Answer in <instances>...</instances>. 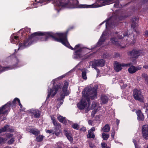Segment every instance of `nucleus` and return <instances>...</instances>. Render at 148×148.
Returning <instances> with one entry per match:
<instances>
[{
	"instance_id": "1",
	"label": "nucleus",
	"mask_w": 148,
	"mask_h": 148,
	"mask_svg": "<svg viewBox=\"0 0 148 148\" xmlns=\"http://www.w3.org/2000/svg\"><path fill=\"white\" fill-rule=\"evenodd\" d=\"M69 30H67L64 33H54L52 32H37L31 34L27 38L24 40L23 43L19 44V49H23L26 47L28 45V42L30 40L36 38L37 36H44V38L41 39V41H47L49 38L57 42L61 43L65 46L72 50L75 51L74 48L72 47L70 45L67 40V34Z\"/></svg>"
},
{
	"instance_id": "2",
	"label": "nucleus",
	"mask_w": 148,
	"mask_h": 148,
	"mask_svg": "<svg viewBox=\"0 0 148 148\" xmlns=\"http://www.w3.org/2000/svg\"><path fill=\"white\" fill-rule=\"evenodd\" d=\"M97 88H93L90 89H88L87 90L84 89L82 92L83 97L84 98L81 100L77 104L78 108L80 110L84 109L85 108L87 104H90V99H94L97 97Z\"/></svg>"
},
{
	"instance_id": "3",
	"label": "nucleus",
	"mask_w": 148,
	"mask_h": 148,
	"mask_svg": "<svg viewBox=\"0 0 148 148\" xmlns=\"http://www.w3.org/2000/svg\"><path fill=\"white\" fill-rule=\"evenodd\" d=\"M78 2L77 0H57L56 4L58 6L69 8H77Z\"/></svg>"
},
{
	"instance_id": "4",
	"label": "nucleus",
	"mask_w": 148,
	"mask_h": 148,
	"mask_svg": "<svg viewBox=\"0 0 148 148\" xmlns=\"http://www.w3.org/2000/svg\"><path fill=\"white\" fill-rule=\"evenodd\" d=\"M57 79L53 80V86L52 89H50V90L49 89H48V94L46 100H47L49 98L51 97L52 98H53L58 90L60 89L62 87L61 84L60 83H58L55 84V81H56Z\"/></svg>"
},
{
	"instance_id": "5",
	"label": "nucleus",
	"mask_w": 148,
	"mask_h": 148,
	"mask_svg": "<svg viewBox=\"0 0 148 148\" xmlns=\"http://www.w3.org/2000/svg\"><path fill=\"white\" fill-rule=\"evenodd\" d=\"M51 118L53 124L54 126V132L53 133V134H55L56 136H58L61 132L60 124L56 120L53 116H51Z\"/></svg>"
},
{
	"instance_id": "6",
	"label": "nucleus",
	"mask_w": 148,
	"mask_h": 148,
	"mask_svg": "<svg viewBox=\"0 0 148 148\" xmlns=\"http://www.w3.org/2000/svg\"><path fill=\"white\" fill-rule=\"evenodd\" d=\"M133 92V96L135 100L142 103L144 102V97L140 90H138L137 89H134Z\"/></svg>"
},
{
	"instance_id": "7",
	"label": "nucleus",
	"mask_w": 148,
	"mask_h": 148,
	"mask_svg": "<svg viewBox=\"0 0 148 148\" xmlns=\"http://www.w3.org/2000/svg\"><path fill=\"white\" fill-rule=\"evenodd\" d=\"M127 55L130 56L132 58H134L137 59L139 56L142 54V51L141 50H136V49H133L132 51L128 52Z\"/></svg>"
},
{
	"instance_id": "8",
	"label": "nucleus",
	"mask_w": 148,
	"mask_h": 148,
	"mask_svg": "<svg viewBox=\"0 0 148 148\" xmlns=\"http://www.w3.org/2000/svg\"><path fill=\"white\" fill-rule=\"evenodd\" d=\"M105 64V60L103 59L95 60L92 62V66L95 69H97V67H103L104 66Z\"/></svg>"
},
{
	"instance_id": "9",
	"label": "nucleus",
	"mask_w": 148,
	"mask_h": 148,
	"mask_svg": "<svg viewBox=\"0 0 148 148\" xmlns=\"http://www.w3.org/2000/svg\"><path fill=\"white\" fill-rule=\"evenodd\" d=\"M32 118H39L41 114V111L38 109H32L28 110Z\"/></svg>"
},
{
	"instance_id": "10",
	"label": "nucleus",
	"mask_w": 148,
	"mask_h": 148,
	"mask_svg": "<svg viewBox=\"0 0 148 148\" xmlns=\"http://www.w3.org/2000/svg\"><path fill=\"white\" fill-rule=\"evenodd\" d=\"M130 65V64H120L119 62L116 61L115 62L114 66V69L116 72H119L122 69L121 66H128Z\"/></svg>"
},
{
	"instance_id": "11",
	"label": "nucleus",
	"mask_w": 148,
	"mask_h": 148,
	"mask_svg": "<svg viewBox=\"0 0 148 148\" xmlns=\"http://www.w3.org/2000/svg\"><path fill=\"white\" fill-rule=\"evenodd\" d=\"M142 133L143 136L145 139H148V125H145L142 127Z\"/></svg>"
},
{
	"instance_id": "12",
	"label": "nucleus",
	"mask_w": 148,
	"mask_h": 148,
	"mask_svg": "<svg viewBox=\"0 0 148 148\" xmlns=\"http://www.w3.org/2000/svg\"><path fill=\"white\" fill-rule=\"evenodd\" d=\"M136 113L137 116V120L140 121H143L144 120L145 117L140 110H138L136 111Z\"/></svg>"
},
{
	"instance_id": "13",
	"label": "nucleus",
	"mask_w": 148,
	"mask_h": 148,
	"mask_svg": "<svg viewBox=\"0 0 148 148\" xmlns=\"http://www.w3.org/2000/svg\"><path fill=\"white\" fill-rule=\"evenodd\" d=\"M29 132L35 136H37L40 133V132L39 130L34 127L29 129Z\"/></svg>"
},
{
	"instance_id": "14",
	"label": "nucleus",
	"mask_w": 148,
	"mask_h": 148,
	"mask_svg": "<svg viewBox=\"0 0 148 148\" xmlns=\"http://www.w3.org/2000/svg\"><path fill=\"white\" fill-rule=\"evenodd\" d=\"M84 48H80L76 50L74 52L75 58H80L82 57V54L81 53L82 51V49Z\"/></svg>"
},
{
	"instance_id": "15",
	"label": "nucleus",
	"mask_w": 148,
	"mask_h": 148,
	"mask_svg": "<svg viewBox=\"0 0 148 148\" xmlns=\"http://www.w3.org/2000/svg\"><path fill=\"white\" fill-rule=\"evenodd\" d=\"M106 35L103 33L101 35L100 39L97 43V46L98 47L100 46L102 44H103L104 42H105L106 38L103 36H105Z\"/></svg>"
},
{
	"instance_id": "16",
	"label": "nucleus",
	"mask_w": 148,
	"mask_h": 148,
	"mask_svg": "<svg viewBox=\"0 0 148 148\" xmlns=\"http://www.w3.org/2000/svg\"><path fill=\"white\" fill-rule=\"evenodd\" d=\"M10 40L11 43L16 44L19 42V37L18 36H11Z\"/></svg>"
},
{
	"instance_id": "17",
	"label": "nucleus",
	"mask_w": 148,
	"mask_h": 148,
	"mask_svg": "<svg viewBox=\"0 0 148 148\" xmlns=\"http://www.w3.org/2000/svg\"><path fill=\"white\" fill-rule=\"evenodd\" d=\"M98 7L97 5L94 4L91 5H80L79 6V7L80 8H96Z\"/></svg>"
},
{
	"instance_id": "18",
	"label": "nucleus",
	"mask_w": 148,
	"mask_h": 148,
	"mask_svg": "<svg viewBox=\"0 0 148 148\" xmlns=\"http://www.w3.org/2000/svg\"><path fill=\"white\" fill-rule=\"evenodd\" d=\"M58 119L59 122L65 125L67 123V120L65 117L59 115L58 117Z\"/></svg>"
},
{
	"instance_id": "19",
	"label": "nucleus",
	"mask_w": 148,
	"mask_h": 148,
	"mask_svg": "<svg viewBox=\"0 0 148 148\" xmlns=\"http://www.w3.org/2000/svg\"><path fill=\"white\" fill-rule=\"evenodd\" d=\"M110 41L114 45L119 46H120L121 45V42L118 41L115 37L111 38L110 39Z\"/></svg>"
},
{
	"instance_id": "20",
	"label": "nucleus",
	"mask_w": 148,
	"mask_h": 148,
	"mask_svg": "<svg viewBox=\"0 0 148 148\" xmlns=\"http://www.w3.org/2000/svg\"><path fill=\"white\" fill-rule=\"evenodd\" d=\"M105 22H106V28H107L108 27H111L113 25L112 21L110 18H108L107 20L101 23L100 25H102V24L104 23Z\"/></svg>"
},
{
	"instance_id": "21",
	"label": "nucleus",
	"mask_w": 148,
	"mask_h": 148,
	"mask_svg": "<svg viewBox=\"0 0 148 148\" xmlns=\"http://www.w3.org/2000/svg\"><path fill=\"white\" fill-rule=\"evenodd\" d=\"M101 104H105L106 103L108 100V97L104 95H101Z\"/></svg>"
},
{
	"instance_id": "22",
	"label": "nucleus",
	"mask_w": 148,
	"mask_h": 148,
	"mask_svg": "<svg viewBox=\"0 0 148 148\" xmlns=\"http://www.w3.org/2000/svg\"><path fill=\"white\" fill-rule=\"evenodd\" d=\"M64 134L66 137L67 139L70 141H72L73 138L71 136V134L70 133H69L66 130H64Z\"/></svg>"
},
{
	"instance_id": "23",
	"label": "nucleus",
	"mask_w": 148,
	"mask_h": 148,
	"mask_svg": "<svg viewBox=\"0 0 148 148\" xmlns=\"http://www.w3.org/2000/svg\"><path fill=\"white\" fill-rule=\"evenodd\" d=\"M128 71L129 73L131 74L134 73L137 71L136 67L133 65H131L128 69Z\"/></svg>"
},
{
	"instance_id": "24",
	"label": "nucleus",
	"mask_w": 148,
	"mask_h": 148,
	"mask_svg": "<svg viewBox=\"0 0 148 148\" xmlns=\"http://www.w3.org/2000/svg\"><path fill=\"white\" fill-rule=\"evenodd\" d=\"M126 36H128V34H127V32H121V33L120 34H118L117 36V38L118 39H122L124 37Z\"/></svg>"
},
{
	"instance_id": "25",
	"label": "nucleus",
	"mask_w": 148,
	"mask_h": 148,
	"mask_svg": "<svg viewBox=\"0 0 148 148\" xmlns=\"http://www.w3.org/2000/svg\"><path fill=\"white\" fill-rule=\"evenodd\" d=\"M19 100H20V99L18 98L17 97H16L12 101V103L10 101L11 103V105L10 106H11L12 107V108H15L16 106V101H17L18 103Z\"/></svg>"
},
{
	"instance_id": "26",
	"label": "nucleus",
	"mask_w": 148,
	"mask_h": 148,
	"mask_svg": "<svg viewBox=\"0 0 148 148\" xmlns=\"http://www.w3.org/2000/svg\"><path fill=\"white\" fill-rule=\"evenodd\" d=\"M110 129V127L109 125L107 124L102 128V130L104 132H109Z\"/></svg>"
},
{
	"instance_id": "27",
	"label": "nucleus",
	"mask_w": 148,
	"mask_h": 148,
	"mask_svg": "<svg viewBox=\"0 0 148 148\" xmlns=\"http://www.w3.org/2000/svg\"><path fill=\"white\" fill-rule=\"evenodd\" d=\"M44 137V136L43 135H38L36 138V140L38 142H41L43 140Z\"/></svg>"
},
{
	"instance_id": "28",
	"label": "nucleus",
	"mask_w": 148,
	"mask_h": 148,
	"mask_svg": "<svg viewBox=\"0 0 148 148\" xmlns=\"http://www.w3.org/2000/svg\"><path fill=\"white\" fill-rule=\"evenodd\" d=\"M68 95L67 94H66L62 92L60 95V97L57 99V101H58L62 100L65 98V96H67Z\"/></svg>"
},
{
	"instance_id": "29",
	"label": "nucleus",
	"mask_w": 148,
	"mask_h": 148,
	"mask_svg": "<svg viewBox=\"0 0 148 148\" xmlns=\"http://www.w3.org/2000/svg\"><path fill=\"white\" fill-rule=\"evenodd\" d=\"M9 125H6L4 126L3 127H1L0 129V133L6 132L7 130H8Z\"/></svg>"
},
{
	"instance_id": "30",
	"label": "nucleus",
	"mask_w": 148,
	"mask_h": 148,
	"mask_svg": "<svg viewBox=\"0 0 148 148\" xmlns=\"http://www.w3.org/2000/svg\"><path fill=\"white\" fill-rule=\"evenodd\" d=\"M143 78L144 79L146 82L147 84L148 85V76L147 74L143 73L141 75Z\"/></svg>"
},
{
	"instance_id": "31",
	"label": "nucleus",
	"mask_w": 148,
	"mask_h": 148,
	"mask_svg": "<svg viewBox=\"0 0 148 148\" xmlns=\"http://www.w3.org/2000/svg\"><path fill=\"white\" fill-rule=\"evenodd\" d=\"M88 134L87 135V137L88 138H94L95 137V135L94 133L88 131Z\"/></svg>"
},
{
	"instance_id": "32",
	"label": "nucleus",
	"mask_w": 148,
	"mask_h": 148,
	"mask_svg": "<svg viewBox=\"0 0 148 148\" xmlns=\"http://www.w3.org/2000/svg\"><path fill=\"white\" fill-rule=\"evenodd\" d=\"M82 78L84 79L85 80L87 79L86 72V70H84L82 71Z\"/></svg>"
},
{
	"instance_id": "33",
	"label": "nucleus",
	"mask_w": 148,
	"mask_h": 148,
	"mask_svg": "<svg viewBox=\"0 0 148 148\" xmlns=\"http://www.w3.org/2000/svg\"><path fill=\"white\" fill-rule=\"evenodd\" d=\"M102 138L104 140H107L109 137V135L108 134H106L103 133L102 134Z\"/></svg>"
},
{
	"instance_id": "34",
	"label": "nucleus",
	"mask_w": 148,
	"mask_h": 148,
	"mask_svg": "<svg viewBox=\"0 0 148 148\" xmlns=\"http://www.w3.org/2000/svg\"><path fill=\"white\" fill-rule=\"evenodd\" d=\"M134 58H132L131 60V61L132 62L128 63V64H130V65L128 66H130L131 65H135L137 63V61L136 60V59H134Z\"/></svg>"
},
{
	"instance_id": "35",
	"label": "nucleus",
	"mask_w": 148,
	"mask_h": 148,
	"mask_svg": "<svg viewBox=\"0 0 148 148\" xmlns=\"http://www.w3.org/2000/svg\"><path fill=\"white\" fill-rule=\"evenodd\" d=\"M72 127L74 129L78 130L79 128V126L77 123H75L72 125Z\"/></svg>"
},
{
	"instance_id": "36",
	"label": "nucleus",
	"mask_w": 148,
	"mask_h": 148,
	"mask_svg": "<svg viewBox=\"0 0 148 148\" xmlns=\"http://www.w3.org/2000/svg\"><path fill=\"white\" fill-rule=\"evenodd\" d=\"M6 140L7 139L6 138L0 137V145L2 144H4Z\"/></svg>"
},
{
	"instance_id": "37",
	"label": "nucleus",
	"mask_w": 148,
	"mask_h": 148,
	"mask_svg": "<svg viewBox=\"0 0 148 148\" xmlns=\"http://www.w3.org/2000/svg\"><path fill=\"white\" fill-rule=\"evenodd\" d=\"M14 141V138H12L10 140L8 141V143L9 145L12 144Z\"/></svg>"
},
{
	"instance_id": "38",
	"label": "nucleus",
	"mask_w": 148,
	"mask_h": 148,
	"mask_svg": "<svg viewBox=\"0 0 148 148\" xmlns=\"http://www.w3.org/2000/svg\"><path fill=\"white\" fill-rule=\"evenodd\" d=\"M114 7L117 8L119 7V1H117L115 2L114 4Z\"/></svg>"
},
{
	"instance_id": "39",
	"label": "nucleus",
	"mask_w": 148,
	"mask_h": 148,
	"mask_svg": "<svg viewBox=\"0 0 148 148\" xmlns=\"http://www.w3.org/2000/svg\"><path fill=\"white\" fill-rule=\"evenodd\" d=\"M68 88L63 87L62 88V91L63 93L67 94V91Z\"/></svg>"
},
{
	"instance_id": "40",
	"label": "nucleus",
	"mask_w": 148,
	"mask_h": 148,
	"mask_svg": "<svg viewBox=\"0 0 148 148\" xmlns=\"http://www.w3.org/2000/svg\"><path fill=\"white\" fill-rule=\"evenodd\" d=\"M81 45L80 44H78L76 45L74 47L75 50L77 49H79L80 48H81L80 47Z\"/></svg>"
},
{
	"instance_id": "41",
	"label": "nucleus",
	"mask_w": 148,
	"mask_h": 148,
	"mask_svg": "<svg viewBox=\"0 0 148 148\" xmlns=\"http://www.w3.org/2000/svg\"><path fill=\"white\" fill-rule=\"evenodd\" d=\"M69 85V83L67 81H65L64 82V85L63 87H65L68 88Z\"/></svg>"
},
{
	"instance_id": "42",
	"label": "nucleus",
	"mask_w": 148,
	"mask_h": 148,
	"mask_svg": "<svg viewBox=\"0 0 148 148\" xmlns=\"http://www.w3.org/2000/svg\"><path fill=\"white\" fill-rule=\"evenodd\" d=\"M102 148H106V147L107 145L105 143H102L101 144Z\"/></svg>"
},
{
	"instance_id": "43",
	"label": "nucleus",
	"mask_w": 148,
	"mask_h": 148,
	"mask_svg": "<svg viewBox=\"0 0 148 148\" xmlns=\"http://www.w3.org/2000/svg\"><path fill=\"white\" fill-rule=\"evenodd\" d=\"M97 103L95 102H93L92 105V108L94 109L97 106Z\"/></svg>"
},
{
	"instance_id": "44",
	"label": "nucleus",
	"mask_w": 148,
	"mask_h": 148,
	"mask_svg": "<svg viewBox=\"0 0 148 148\" xmlns=\"http://www.w3.org/2000/svg\"><path fill=\"white\" fill-rule=\"evenodd\" d=\"M13 136V134H8L6 135V137L7 138H9L12 137Z\"/></svg>"
},
{
	"instance_id": "45",
	"label": "nucleus",
	"mask_w": 148,
	"mask_h": 148,
	"mask_svg": "<svg viewBox=\"0 0 148 148\" xmlns=\"http://www.w3.org/2000/svg\"><path fill=\"white\" fill-rule=\"evenodd\" d=\"M132 27L134 29L136 27V23L134 21L132 22L131 25Z\"/></svg>"
},
{
	"instance_id": "46",
	"label": "nucleus",
	"mask_w": 148,
	"mask_h": 148,
	"mask_svg": "<svg viewBox=\"0 0 148 148\" xmlns=\"http://www.w3.org/2000/svg\"><path fill=\"white\" fill-rule=\"evenodd\" d=\"M46 132L47 133H49V134H51L52 133H53L54 132V131H53L52 130H47L46 131Z\"/></svg>"
},
{
	"instance_id": "47",
	"label": "nucleus",
	"mask_w": 148,
	"mask_h": 148,
	"mask_svg": "<svg viewBox=\"0 0 148 148\" xmlns=\"http://www.w3.org/2000/svg\"><path fill=\"white\" fill-rule=\"evenodd\" d=\"M89 146L90 147L92 148H93L94 147H95V145L92 143H89Z\"/></svg>"
},
{
	"instance_id": "48",
	"label": "nucleus",
	"mask_w": 148,
	"mask_h": 148,
	"mask_svg": "<svg viewBox=\"0 0 148 148\" xmlns=\"http://www.w3.org/2000/svg\"><path fill=\"white\" fill-rule=\"evenodd\" d=\"M80 131H81L83 132H85L86 131V129L85 127H83L80 128Z\"/></svg>"
},
{
	"instance_id": "49",
	"label": "nucleus",
	"mask_w": 148,
	"mask_h": 148,
	"mask_svg": "<svg viewBox=\"0 0 148 148\" xmlns=\"http://www.w3.org/2000/svg\"><path fill=\"white\" fill-rule=\"evenodd\" d=\"M88 123L89 125H92L93 123V121L91 120H89L88 121Z\"/></svg>"
},
{
	"instance_id": "50",
	"label": "nucleus",
	"mask_w": 148,
	"mask_h": 148,
	"mask_svg": "<svg viewBox=\"0 0 148 148\" xmlns=\"http://www.w3.org/2000/svg\"><path fill=\"white\" fill-rule=\"evenodd\" d=\"M115 134V131L114 130L112 131L111 133V137L113 139H114Z\"/></svg>"
},
{
	"instance_id": "51",
	"label": "nucleus",
	"mask_w": 148,
	"mask_h": 148,
	"mask_svg": "<svg viewBox=\"0 0 148 148\" xmlns=\"http://www.w3.org/2000/svg\"><path fill=\"white\" fill-rule=\"evenodd\" d=\"M95 130V128L94 127H92L91 129L89 130L88 131H90L91 132L94 131Z\"/></svg>"
},
{
	"instance_id": "52",
	"label": "nucleus",
	"mask_w": 148,
	"mask_h": 148,
	"mask_svg": "<svg viewBox=\"0 0 148 148\" xmlns=\"http://www.w3.org/2000/svg\"><path fill=\"white\" fill-rule=\"evenodd\" d=\"M18 103L19 105L20 106V108H22L23 106L20 102V100H19Z\"/></svg>"
},
{
	"instance_id": "53",
	"label": "nucleus",
	"mask_w": 148,
	"mask_h": 148,
	"mask_svg": "<svg viewBox=\"0 0 148 148\" xmlns=\"http://www.w3.org/2000/svg\"><path fill=\"white\" fill-rule=\"evenodd\" d=\"M133 142L134 144V145L136 147L137 145L136 140L135 139H133Z\"/></svg>"
},
{
	"instance_id": "54",
	"label": "nucleus",
	"mask_w": 148,
	"mask_h": 148,
	"mask_svg": "<svg viewBox=\"0 0 148 148\" xmlns=\"http://www.w3.org/2000/svg\"><path fill=\"white\" fill-rule=\"evenodd\" d=\"M136 71H137L138 70H140L142 68V67L140 66H138V67H136Z\"/></svg>"
},
{
	"instance_id": "55",
	"label": "nucleus",
	"mask_w": 148,
	"mask_h": 148,
	"mask_svg": "<svg viewBox=\"0 0 148 148\" xmlns=\"http://www.w3.org/2000/svg\"><path fill=\"white\" fill-rule=\"evenodd\" d=\"M148 1V0H142V2L143 3H146Z\"/></svg>"
},
{
	"instance_id": "56",
	"label": "nucleus",
	"mask_w": 148,
	"mask_h": 148,
	"mask_svg": "<svg viewBox=\"0 0 148 148\" xmlns=\"http://www.w3.org/2000/svg\"><path fill=\"white\" fill-rule=\"evenodd\" d=\"M113 0H108L107 1V2L108 3H111L112 2Z\"/></svg>"
},
{
	"instance_id": "57",
	"label": "nucleus",
	"mask_w": 148,
	"mask_h": 148,
	"mask_svg": "<svg viewBox=\"0 0 148 148\" xmlns=\"http://www.w3.org/2000/svg\"><path fill=\"white\" fill-rule=\"evenodd\" d=\"M143 68L145 69H148V65H145L143 66Z\"/></svg>"
},
{
	"instance_id": "58",
	"label": "nucleus",
	"mask_w": 148,
	"mask_h": 148,
	"mask_svg": "<svg viewBox=\"0 0 148 148\" xmlns=\"http://www.w3.org/2000/svg\"><path fill=\"white\" fill-rule=\"evenodd\" d=\"M119 120L118 119H116V124H117V125H118L119 123Z\"/></svg>"
},
{
	"instance_id": "59",
	"label": "nucleus",
	"mask_w": 148,
	"mask_h": 148,
	"mask_svg": "<svg viewBox=\"0 0 148 148\" xmlns=\"http://www.w3.org/2000/svg\"><path fill=\"white\" fill-rule=\"evenodd\" d=\"M145 35L146 36H148V31H147L145 32Z\"/></svg>"
},
{
	"instance_id": "60",
	"label": "nucleus",
	"mask_w": 148,
	"mask_h": 148,
	"mask_svg": "<svg viewBox=\"0 0 148 148\" xmlns=\"http://www.w3.org/2000/svg\"><path fill=\"white\" fill-rule=\"evenodd\" d=\"M103 57L105 58H108V57L107 55H106L105 54H103Z\"/></svg>"
},
{
	"instance_id": "61",
	"label": "nucleus",
	"mask_w": 148,
	"mask_h": 148,
	"mask_svg": "<svg viewBox=\"0 0 148 148\" xmlns=\"http://www.w3.org/2000/svg\"><path fill=\"white\" fill-rule=\"evenodd\" d=\"M4 148H13V147H9V146H7L5 147H4Z\"/></svg>"
},
{
	"instance_id": "62",
	"label": "nucleus",
	"mask_w": 148,
	"mask_h": 148,
	"mask_svg": "<svg viewBox=\"0 0 148 148\" xmlns=\"http://www.w3.org/2000/svg\"><path fill=\"white\" fill-rule=\"evenodd\" d=\"M127 86V85L126 84H123V86H122V87L123 88H125V87H126Z\"/></svg>"
},
{
	"instance_id": "63",
	"label": "nucleus",
	"mask_w": 148,
	"mask_h": 148,
	"mask_svg": "<svg viewBox=\"0 0 148 148\" xmlns=\"http://www.w3.org/2000/svg\"><path fill=\"white\" fill-rule=\"evenodd\" d=\"M56 148H62V147L61 146H58Z\"/></svg>"
},
{
	"instance_id": "64",
	"label": "nucleus",
	"mask_w": 148,
	"mask_h": 148,
	"mask_svg": "<svg viewBox=\"0 0 148 148\" xmlns=\"http://www.w3.org/2000/svg\"><path fill=\"white\" fill-rule=\"evenodd\" d=\"M14 51H15V52H14V54H15V53H16L17 52L16 49H15Z\"/></svg>"
}]
</instances>
